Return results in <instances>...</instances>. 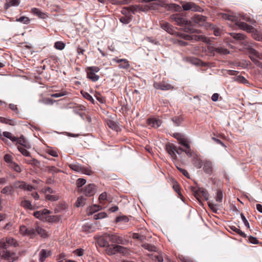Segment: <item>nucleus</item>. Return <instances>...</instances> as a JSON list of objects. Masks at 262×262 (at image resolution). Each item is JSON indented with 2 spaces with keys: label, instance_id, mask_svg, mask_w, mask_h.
I'll use <instances>...</instances> for the list:
<instances>
[{
  "label": "nucleus",
  "instance_id": "f257e3e1",
  "mask_svg": "<svg viewBox=\"0 0 262 262\" xmlns=\"http://www.w3.org/2000/svg\"><path fill=\"white\" fill-rule=\"evenodd\" d=\"M224 18L225 19H228L233 22H235L236 26L244 31H246L248 33L254 32V28L253 26L249 25L246 23L242 21L241 19H238V17L237 16L225 14Z\"/></svg>",
  "mask_w": 262,
  "mask_h": 262
},
{
  "label": "nucleus",
  "instance_id": "f03ea898",
  "mask_svg": "<svg viewBox=\"0 0 262 262\" xmlns=\"http://www.w3.org/2000/svg\"><path fill=\"white\" fill-rule=\"evenodd\" d=\"M3 134L5 137L10 139L13 142H16L17 143L19 144L25 148H29L30 147V145L23 136H21L20 138H17L13 136L12 134L9 132H4Z\"/></svg>",
  "mask_w": 262,
  "mask_h": 262
},
{
  "label": "nucleus",
  "instance_id": "7ed1b4c3",
  "mask_svg": "<svg viewBox=\"0 0 262 262\" xmlns=\"http://www.w3.org/2000/svg\"><path fill=\"white\" fill-rule=\"evenodd\" d=\"M0 256L5 262H14L18 258L15 252L9 250H0Z\"/></svg>",
  "mask_w": 262,
  "mask_h": 262
},
{
  "label": "nucleus",
  "instance_id": "20e7f679",
  "mask_svg": "<svg viewBox=\"0 0 262 262\" xmlns=\"http://www.w3.org/2000/svg\"><path fill=\"white\" fill-rule=\"evenodd\" d=\"M18 246L17 241L11 237H7L0 241V250H8L10 248L16 247Z\"/></svg>",
  "mask_w": 262,
  "mask_h": 262
},
{
  "label": "nucleus",
  "instance_id": "39448f33",
  "mask_svg": "<svg viewBox=\"0 0 262 262\" xmlns=\"http://www.w3.org/2000/svg\"><path fill=\"white\" fill-rule=\"evenodd\" d=\"M99 70V68L96 66L87 68L86 69L87 77L93 82L98 81L99 79V76L96 75V73L98 72Z\"/></svg>",
  "mask_w": 262,
  "mask_h": 262
},
{
  "label": "nucleus",
  "instance_id": "423d86ee",
  "mask_svg": "<svg viewBox=\"0 0 262 262\" xmlns=\"http://www.w3.org/2000/svg\"><path fill=\"white\" fill-rule=\"evenodd\" d=\"M14 188H19L22 190L31 191L34 189V187L30 185H28L24 181H17L13 183Z\"/></svg>",
  "mask_w": 262,
  "mask_h": 262
},
{
  "label": "nucleus",
  "instance_id": "0eeeda50",
  "mask_svg": "<svg viewBox=\"0 0 262 262\" xmlns=\"http://www.w3.org/2000/svg\"><path fill=\"white\" fill-rule=\"evenodd\" d=\"M35 230L33 229V226L32 227L27 228L26 226H20L19 231L20 234L24 236H29L31 238L35 236Z\"/></svg>",
  "mask_w": 262,
  "mask_h": 262
},
{
  "label": "nucleus",
  "instance_id": "6e6552de",
  "mask_svg": "<svg viewBox=\"0 0 262 262\" xmlns=\"http://www.w3.org/2000/svg\"><path fill=\"white\" fill-rule=\"evenodd\" d=\"M96 186L93 184H90L85 186L80 191L86 196H91L94 195L96 192Z\"/></svg>",
  "mask_w": 262,
  "mask_h": 262
},
{
  "label": "nucleus",
  "instance_id": "1a4fd4ad",
  "mask_svg": "<svg viewBox=\"0 0 262 262\" xmlns=\"http://www.w3.org/2000/svg\"><path fill=\"white\" fill-rule=\"evenodd\" d=\"M194 195L195 198L200 200L202 196L204 199L207 200L209 198V194L207 191L203 188H199L195 190H193Z\"/></svg>",
  "mask_w": 262,
  "mask_h": 262
},
{
  "label": "nucleus",
  "instance_id": "9d476101",
  "mask_svg": "<svg viewBox=\"0 0 262 262\" xmlns=\"http://www.w3.org/2000/svg\"><path fill=\"white\" fill-rule=\"evenodd\" d=\"M154 87L156 89L161 90L162 91H167L173 89V86L165 81L155 82L154 83Z\"/></svg>",
  "mask_w": 262,
  "mask_h": 262
},
{
  "label": "nucleus",
  "instance_id": "9b49d317",
  "mask_svg": "<svg viewBox=\"0 0 262 262\" xmlns=\"http://www.w3.org/2000/svg\"><path fill=\"white\" fill-rule=\"evenodd\" d=\"M107 238L108 239L113 243L117 244L125 245L126 243L125 241L122 236H117L116 235L107 234Z\"/></svg>",
  "mask_w": 262,
  "mask_h": 262
},
{
  "label": "nucleus",
  "instance_id": "f8f14e48",
  "mask_svg": "<svg viewBox=\"0 0 262 262\" xmlns=\"http://www.w3.org/2000/svg\"><path fill=\"white\" fill-rule=\"evenodd\" d=\"M166 150L170 155L171 157L174 160L177 159L176 153L180 155L179 150H176V147L172 144L166 145Z\"/></svg>",
  "mask_w": 262,
  "mask_h": 262
},
{
  "label": "nucleus",
  "instance_id": "ddd939ff",
  "mask_svg": "<svg viewBox=\"0 0 262 262\" xmlns=\"http://www.w3.org/2000/svg\"><path fill=\"white\" fill-rule=\"evenodd\" d=\"M33 229L35 230V236L37 234L39 235L42 237H46L48 236L47 232L41 227H40L38 224L36 223L33 225Z\"/></svg>",
  "mask_w": 262,
  "mask_h": 262
},
{
  "label": "nucleus",
  "instance_id": "4468645a",
  "mask_svg": "<svg viewBox=\"0 0 262 262\" xmlns=\"http://www.w3.org/2000/svg\"><path fill=\"white\" fill-rule=\"evenodd\" d=\"M170 19L172 21H175L177 24L179 26L187 24V20H186L184 17L180 16L178 14L171 15Z\"/></svg>",
  "mask_w": 262,
  "mask_h": 262
},
{
  "label": "nucleus",
  "instance_id": "2eb2a0df",
  "mask_svg": "<svg viewBox=\"0 0 262 262\" xmlns=\"http://www.w3.org/2000/svg\"><path fill=\"white\" fill-rule=\"evenodd\" d=\"M204 171L209 174H211L213 171L212 163L210 161L204 160L203 164Z\"/></svg>",
  "mask_w": 262,
  "mask_h": 262
},
{
  "label": "nucleus",
  "instance_id": "dca6fc26",
  "mask_svg": "<svg viewBox=\"0 0 262 262\" xmlns=\"http://www.w3.org/2000/svg\"><path fill=\"white\" fill-rule=\"evenodd\" d=\"M182 8L184 10H192L194 11H196L199 10V9L200 8L196 6L194 3L192 2H188L185 4H184L182 5Z\"/></svg>",
  "mask_w": 262,
  "mask_h": 262
},
{
  "label": "nucleus",
  "instance_id": "f3484780",
  "mask_svg": "<svg viewBox=\"0 0 262 262\" xmlns=\"http://www.w3.org/2000/svg\"><path fill=\"white\" fill-rule=\"evenodd\" d=\"M113 61L120 63L119 67L121 69H127L129 67L128 61L126 59H119L116 57L113 59Z\"/></svg>",
  "mask_w": 262,
  "mask_h": 262
},
{
  "label": "nucleus",
  "instance_id": "a211bd4d",
  "mask_svg": "<svg viewBox=\"0 0 262 262\" xmlns=\"http://www.w3.org/2000/svg\"><path fill=\"white\" fill-rule=\"evenodd\" d=\"M149 256L153 260H156L158 262H162L164 258L163 254L161 252L157 251L155 253L150 254Z\"/></svg>",
  "mask_w": 262,
  "mask_h": 262
},
{
  "label": "nucleus",
  "instance_id": "6ab92c4d",
  "mask_svg": "<svg viewBox=\"0 0 262 262\" xmlns=\"http://www.w3.org/2000/svg\"><path fill=\"white\" fill-rule=\"evenodd\" d=\"M206 17L202 15H195L193 17V21L195 23L200 26H203L206 21Z\"/></svg>",
  "mask_w": 262,
  "mask_h": 262
},
{
  "label": "nucleus",
  "instance_id": "aec40b11",
  "mask_svg": "<svg viewBox=\"0 0 262 262\" xmlns=\"http://www.w3.org/2000/svg\"><path fill=\"white\" fill-rule=\"evenodd\" d=\"M173 137L179 141L180 144L183 146L188 143L187 139H185L181 134L174 133Z\"/></svg>",
  "mask_w": 262,
  "mask_h": 262
},
{
  "label": "nucleus",
  "instance_id": "412c9836",
  "mask_svg": "<svg viewBox=\"0 0 262 262\" xmlns=\"http://www.w3.org/2000/svg\"><path fill=\"white\" fill-rule=\"evenodd\" d=\"M161 27L166 32L170 34H173L174 32L172 26L169 23L163 22L160 24Z\"/></svg>",
  "mask_w": 262,
  "mask_h": 262
},
{
  "label": "nucleus",
  "instance_id": "4be33fe9",
  "mask_svg": "<svg viewBox=\"0 0 262 262\" xmlns=\"http://www.w3.org/2000/svg\"><path fill=\"white\" fill-rule=\"evenodd\" d=\"M51 255V251L45 249H42L39 252V261L43 262L46 258Z\"/></svg>",
  "mask_w": 262,
  "mask_h": 262
},
{
  "label": "nucleus",
  "instance_id": "5701e85b",
  "mask_svg": "<svg viewBox=\"0 0 262 262\" xmlns=\"http://www.w3.org/2000/svg\"><path fill=\"white\" fill-rule=\"evenodd\" d=\"M101 209V207L99 205H94L93 206H90L87 208L86 212L88 215H90L95 212L99 211Z\"/></svg>",
  "mask_w": 262,
  "mask_h": 262
},
{
  "label": "nucleus",
  "instance_id": "b1692460",
  "mask_svg": "<svg viewBox=\"0 0 262 262\" xmlns=\"http://www.w3.org/2000/svg\"><path fill=\"white\" fill-rule=\"evenodd\" d=\"M147 123L151 127L157 128L161 125V122L159 120H157L155 118H151L147 120Z\"/></svg>",
  "mask_w": 262,
  "mask_h": 262
},
{
  "label": "nucleus",
  "instance_id": "393cba45",
  "mask_svg": "<svg viewBox=\"0 0 262 262\" xmlns=\"http://www.w3.org/2000/svg\"><path fill=\"white\" fill-rule=\"evenodd\" d=\"M0 122L12 126L16 125V121L15 120L2 117H0Z\"/></svg>",
  "mask_w": 262,
  "mask_h": 262
},
{
  "label": "nucleus",
  "instance_id": "a878e982",
  "mask_svg": "<svg viewBox=\"0 0 262 262\" xmlns=\"http://www.w3.org/2000/svg\"><path fill=\"white\" fill-rule=\"evenodd\" d=\"M106 238L104 237H101L98 239L97 243L99 246L102 247H107L109 245L108 242L107 241V236L106 235Z\"/></svg>",
  "mask_w": 262,
  "mask_h": 262
},
{
  "label": "nucleus",
  "instance_id": "bb28decb",
  "mask_svg": "<svg viewBox=\"0 0 262 262\" xmlns=\"http://www.w3.org/2000/svg\"><path fill=\"white\" fill-rule=\"evenodd\" d=\"M20 205L25 209L29 210H34V207L32 206L30 201L26 200H22L20 202Z\"/></svg>",
  "mask_w": 262,
  "mask_h": 262
},
{
  "label": "nucleus",
  "instance_id": "cd10ccee",
  "mask_svg": "<svg viewBox=\"0 0 262 262\" xmlns=\"http://www.w3.org/2000/svg\"><path fill=\"white\" fill-rule=\"evenodd\" d=\"M230 35L235 39L239 41H244L246 36L245 34L242 33H230Z\"/></svg>",
  "mask_w": 262,
  "mask_h": 262
},
{
  "label": "nucleus",
  "instance_id": "c85d7f7f",
  "mask_svg": "<svg viewBox=\"0 0 262 262\" xmlns=\"http://www.w3.org/2000/svg\"><path fill=\"white\" fill-rule=\"evenodd\" d=\"M214 198L216 202H217V204H221V206L223 199V191L220 189L217 190L214 196Z\"/></svg>",
  "mask_w": 262,
  "mask_h": 262
},
{
  "label": "nucleus",
  "instance_id": "c756f323",
  "mask_svg": "<svg viewBox=\"0 0 262 262\" xmlns=\"http://www.w3.org/2000/svg\"><path fill=\"white\" fill-rule=\"evenodd\" d=\"M14 191V187L10 185L4 187L1 190V193L4 194H11Z\"/></svg>",
  "mask_w": 262,
  "mask_h": 262
},
{
  "label": "nucleus",
  "instance_id": "7c9ffc66",
  "mask_svg": "<svg viewBox=\"0 0 262 262\" xmlns=\"http://www.w3.org/2000/svg\"><path fill=\"white\" fill-rule=\"evenodd\" d=\"M86 180L84 179L79 178L76 181V185L77 186V191L78 192L82 191V186L86 183Z\"/></svg>",
  "mask_w": 262,
  "mask_h": 262
},
{
  "label": "nucleus",
  "instance_id": "2f4dec72",
  "mask_svg": "<svg viewBox=\"0 0 262 262\" xmlns=\"http://www.w3.org/2000/svg\"><path fill=\"white\" fill-rule=\"evenodd\" d=\"M106 252L108 255H114L117 253V245H112L111 246L108 245L106 249Z\"/></svg>",
  "mask_w": 262,
  "mask_h": 262
},
{
  "label": "nucleus",
  "instance_id": "473e14b6",
  "mask_svg": "<svg viewBox=\"0 0 262 262\" xmlns=\"http://www.w3.org/2000/svg\"><path fill=\"white\" fill-rule=\"evenodd\" d=\"M20 3V0H6V8L12 6H17Z\"/></svg>",
  "mask_w": 262,
  "mask_h": 262
},
{
  "label": "nucleus",
  "instance_id": "72a5a7b5",
  "mask_svg": "<svg viewBox=\"0 0 262 262\" xmlns=\"http://www.w3.org/2000/svg\"><path fill=\"white\" fill-rule=\"evenodd\" d=\"M238 19H241L242 21L244 20L246 22H249L252 25H255V24H256V21L255 20L247 15H240L239 17H238Z\"/></svg>",
  "mask_w": 262,
  "mask_h": 262
},
{
  "label": "nucleus",
  "instance_id": "f704fd0d",
  "mask_svg": "<svg viewBox=\"0 0 262 262\" xmlns=\"http://www.w3.org/2000/svg\"><path fill=\"white\" fill-rule=\"evenodd\" d=\"M69 166L73 170L78 172H81L82 166L80 164L78 163L71 164L69 165Z\"/></svg>",
  "mask_w": 262,
  "mask_h": 262
},
{
  "label": "nucleus",
  "instance_id": "c9c22d12",
  "mask_svg": "<svg viewBox=\"0 0 262 262\" xmlns=\"http://www.w3.org/2000/svg\"><path fill=\"white\" fill-rule=\"evenodd\" d=\"M117 253H121L123 255H126L128 254V249L124 247L117 245Z\"/></svg>",
  "mask_w": 262,
  "mask_h": 262
},
{
  "label": "nucleus",
  "instance_id": "e433bc0d",
  "mask_svg": "<svg viewBox=\"0 0 262 262\" xmlns=\"http://www.w3.org/2000/svg\"><path fill=\"white\" fill-rule=\"evenodd\" d=\"M184 146L186 147L185 149H184L182 147H179V149L181 150L182 151L185 152L188 157H191L192 152L189 144L188 143Z\"/></svg>",
  "mask_w": 262,
  "mask_h": 262
},
{
  "label": "nucleus",
  "instance_id": "4c0bfd02",
  "mask_svg": "<svg viewBox=\"0 0 262 262\" xmlns=\"http://www.w3.org/2000/svg\"><path fill=\"white\" fill-rule=\"evenodd\" d=\"M208 205L209 208L212 210V211L215 213L217 212V211L219 210V207L221 206V204H215L210 201H209L208 202Z\"/></svg>",
  "mask_w": 262,
  "mask_h": 262
},
{
  "label": "nucleus",
  "instance_id": "58836bf2",
  "mask_svg": "<svg viewBox=\"0 0 262 262\" xmlns=\"http://www.w3.org/2000/svg\"><path fill=\"white\" fill-rule=\"evenodd\" d=\"M25 162L33 166H37L39 164V162L35 158H31L30 160L25 159Z\"/></svg>",
  "mask_w": 262,
  "mask_h": 262
},
{
  "label": "nucleus",
  "instance_id": "ea45409f",
  "mask_svg": "<svg viewBox=\"0 0 262 262\" xmlns=\"http://www.w3.org/2000/svg\"><path fill=\"white\" fill-rule=\"evenodd\" d=\"M142 247L149 251L156 252L157 248L151 244L147 243L143 244L142 245Z\"/></svg>",
  "mask_w": 262,
  "mask_h": 262
},
{
  "label": "nucleus",
  "instance_id": "a19ab883",
  "mask_svg": "<svg viewBox=\"0 0 262 262\" xmlns=\"http://www.w3.org/2000/svg\"><path fill=\"white\" fill-rule=\"evenodd\" d=\"M18 150L25 156L31 157L29 151H28L24 146H18L17 147Z\"/></svg>",
  "mask_w": 262,
  "mask_h": 262
},
{
  "label": "nucleus",
  "instance_id": "79ce46f5",
  "mask_svg": "<svg viewBox=\"0 0 262 262\" xmlns=\"http://www.w3.org/2000/svg\"><path fill=\"white\" fill-rule=\"evenodd\" d=\"M185 27L184 28L185 31L187 33H193L196 32V30L193 28L187 22V24H185Z\"/></svg>",
  "mask_w": 262,
  "mask_h": 262
},
{
  "label": "nucleus",
  "instance_id": "37998d69",
  "mask_svg": "<svg viewBox=\"0 0 262 262\" xmlns=\"http://www.w3.org/2000/svg\"><path fill=\"white\" fill-rule=\"evenodd\" d=\"M86 199L83 196H80L77 198V200L75 203V205L77 207H80L83 206L85 204Z\"/></svg>",
  "mask_w": 262,
  "mask_h": 262
},
{
  "label": "nucleus",
  "instance_id": "c03bdc74",
  "mask_svg": "<svg viewBox=\"0 0 262 262\" xmlns=\"http://www.w3.org/2000/svg\"><path fill=\"white\" fill-rule=\"evenodd\" d=\"M47 170L48 171V172L52 173L53 174H54L56 173H57L58 172L60 171V170L54 166H48L46 167Z\"/></svg>",
  "mask_w": 262,
  "mask_h": 262
},
{
  "label": "nucleus",
  "instance_id": "a18cd8bd",
  "mask_svg": "<svg viewBox=\"0 0 262 262\" xmlns=\"http://www.w3.org/2000/svg\"><path fill=\"white\" fill-rule=\"evenodd\" d=\"M192 40H194L196 41L201 40L203 42H206L207 39V38L203 35H192Z\"/></svg>",
  "mask_w": 262,
  "mask_h": 262
},
{
  "label": "nucleus",
  "instance_id": "49530a36",
  "mask_svg": "<svg viewBox=\"0 0 262 262\" xmlns=\"http://www.w3.org/2000/svg\"><path fill=\"white\" fill-rule=\"evenodd\" d=\"M32 12L36 14L37 16H38L40 18H44L45 14L42 13L40 11L39 9L36 8H33L32 9Z\"/></svg>",
  "mask_w": 262,
  "mask_h": 262
},
{
  "label": "nucleus",
  "instance_id": "de8ad7c7",
  "mask_svg": "<svg viewBox=\"0 0 262 262\" xmlns=\"http://www.w3.org/2000/svg\"><path fill=\"white\" fill-rule=\"evenodd\" d=\"M247 51L249 55H253L257 57L258 58V55L259 53H258V52H257L254 49L249 47L247 49Z\"/></svg>",
  "mask_w": 262,
  "mask_h": 262
},
{
  "label": "nucleus",
  "instance_id": "09e8293b",
  "mask_svg": "<svg viewBox=\"0 0 262 262\" xmlns=\"http://www.w3.org/2000/svg\"><path fill=\"white\" fill-rule=\"evenodd\" d=\"M215 51L223 55H226L229 53V51L227 49L223 48H217L215 49Z\"/></svg>",
  "mask_w": 262,
  "mask_h": 262
},
{
  "label": "nucleus",
  "instance_id": "8fccbe9b",
  "mask_svg": "<svg viewBox=\"0 0 262 262\" xmlns=\"http://www.w3.org/2000/svg\"><path fill=\"white\" fill-rule=\"evenodd\" d=\"M203 164V161L201 160L200 159H196L193 161V165L197 168L202 167Z\"/></svg>",
  "mask_w": 262,
  "mask_h": 262
},
{
  "label": "nucleus",
  "instance_id": "3c124183",
  "mask_svg": "<svg viewBox=\"0 0 262 262\" xmlns=\"http://www.w3.org/2000/svg\"><path fill=\"white\" fill-rule=\"evenodd\" d=\"M107 214L105 212H100L94 215V219L95 220H99L105 218L106 217Z\"/></svg>",
  "mask_w": 262,
  "mask_h": 262
},
{
  "label": "nucleus",
  "instance_id": "603ef678",
  "mask_svg": "<svg viewBox=\"0 0 262 262\" xmlns=\"http://www.w3.org/2000/svg\"><path fill=\"white\" fill-rule=\"evenodd\" d=\"M231 228L233 231L236 232L237 234H238L241 236H242L244 237H246V234L245 233H244L242 231H241L239 228H238L235 226H232Z\"/></svg>",
  "mask_w": 262,
  "mask_h": 262
},
{
  "label": "nucleus",
  "instance_id": "864d4df0",
  "mask_svg": "<svg viewBox=\"0 0 262 262\" xmlns=\"http://www.w3.org/2000/svg\"><path fill=\"white\" fill-rule=\"evenodd\" d=\"M16 21L21 22L25 24H28L30 22V19L26 16H21L19 18H17Z\"/></svg>",
  "mask_w": 262,
  "mask_h": 262
},
{
  "label": "nucleus",
  "instance_id": "5fc2aeb1",
  "mask_svg": "<svg viewBox=\"0 0 262 262\" xmlns=\"http://www.w3.org/2000/svg\"><path fill=\"white\" fill-rule=\"evenodd\" d=\"M46 198L51 201H56L59 199V197L58 195H56L47 194L46 195Z\"/></svg>",
  "mask_w": 262,
  "mask_h": 262
},
{
  "label": "nucleus",
  "instance_id": "6e6d98bb",
  "mask_svg": "<svg viewBox=\"0 0 262 262\" xmlns=\"http://www.w3.org/2000/svg\"><path fill=\"white\" fill-rule=\"evenodd\" d=\"M179 258L182 262H193V261L187 256L183 255H179Z\"/></svg>",
  "mask_w": 262,
  "mask_h": 262
},
{
  "label": "nucleus",
  "instance_id": "4d7b16f0",
  "mask_svg": "<svg viewBox=\"0 0 262 262\" xmlns=\"http://www.w3.org/2000/svg\"><path fill=\"white\" fill-rule=\"evenodd\" d=\"M54 47L56 49L61 50L64 49L65 45L61 41H57L55 43Z\"/></svg>",
  "mask_w": 262,
  "mask_h": 262
},
{
  "label": "nucleus",
  "instance_id": "13d9d810",
  "mask_svg": "<svg viewBox=\"0 0 262 262\" xmlns=\"http://www.w3.org/2000/svg\"><path fill=\"white\" fill-rule=\"evenodd\" d=\"M81 172L89 176H91L93 173V172L89 168L84 167H82Z\"/></svg>",
  "mask_w": 262,
  "mask_h": 262
},
{
  "label": "nucleus",
  "instance_id": "bf43d9fd",
  "mask_svg": "<svg viewBox=\"0 0 262 262\" xmlns=\"http://www.w3.org/2000/svg\"><path fill=\"white\" fill-rule=\"evenodd\" d=\"M178 35H179L181 38L187 40H192V35H189L185 34H178Z\"/></svg>",
  "mask_w": 262,
  "mask_h": 262
},
{
  "label": "nucleus",
  "instance_id": "052dcab7",
  "mask_svg": "<svg viewBox=\"0 0 262 262\" xmlns=\"http://www.w3.org/2000/svg\"><path fill=\"white\" fill-rule=\"evenodd\" d=\"M176 126H179L182 122V119L180 117H174L171 119Z\"/></svg>",
  "mask_w": 262,
  "mask_h": 262
},
{
  "label": "nucleus",
  "instance_id": "680f3d73",
  "mask_svg": "<svg viewBox=\"0 0 262 262\" xmlns=\"http://www.w3.org/2000/svg\"><path fill=\"white\" fill-rule=\"evenodd\" d=\"M249 57L251 59V60L257 66H258L259 67H261V63L259 62L257 58H258L257 57L255 56H251L249 55Z\"/></svg>",
  "mask_w": 262,
  "mask_h": 262
},
{
  "label": "nucleus",
  "instance_id": "e2e57ef3",
  "mask_svg": "<svg viewBox=\"0 0 262 262\" xmlns=\"http://www.w3.org/2000/svg\"><path fill=\"white\" fill-rule=\"evenodd\" d=\"M108 126L113 129H117L118 126L117 124L112 120H108L107 122Z\"/></svg>",
  "mask_w": 262,
  "mask_h": 262
},
{
  "label": "nucleus",
  "instance_id": "0e129e2a",
  "mask_svg": "<svg viewBox=\"0 0 262 262\" xmlns=\"http://www.w3.org/2000/svg\"><path fill=\"white\" fill-rule=\"evenodd\" d=\"M34 216L38 219L42 220L45 218V216H43L41 211H37L33 213Z\"/></svg>",
  "mask_w": 262,
  "mask_h": 262
},
{
  "label": "nucleus",
  "instance_id": "69168bd1",
  "mask_svg": "<svg viewBox=\"0 0 262 262\" xmlns=\"http://www.w3.org/2000/svg\"><path fill=\"white\" fill-rule=\"evenodd\" d=\"M133 237L134 239H138L141 241H143V240L144 239V237L143 235L137 233H135L133 234Z\"/></svg>",
  "mask_w": 262,
  "mask_h": 262
},
{
  "label": "nucleus",
  "instance_id": "338daca9",
  "mask_svg": "<svg viewBox=\"0 0 262 262\" xmlns=\"http://www.w3.org/2000/svg\"><path fill=\"white\" fill-rule=\"evenodd\" d=\"M120 21L123 24H127L130 22V19L129 17L123 16L120 18Z\"/></svg>",
  "mask_w": 262,
  "mask_h": 262
},
{
  "label": "nucleus",
  "instance_id": "774afa93",
  "mask_svg": "<svg viewBox=\"0 0 262 262\" xmlns=\"http://www.w3.org/2000/svg\"><path fill=\"white\" fill-rule=\"evenodd\" d=\"M9 108L11 110L14 111L16 114L19 113V110H18V107H17L16 105L13 104V103H10L9 104Z\"/></svg>",
  "mask_w": 262,
  "mask_h": 262
}]
</instances>
